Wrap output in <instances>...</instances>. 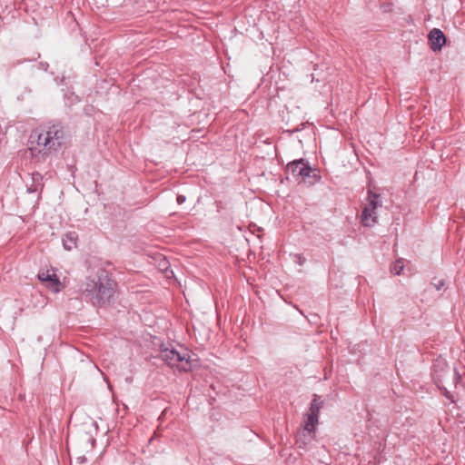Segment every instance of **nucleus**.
<instances>
[{
  "label": "nucleus",
  "mask_w": 465,
  "mask_h": 465,
  "mask_svg": "<svg viewBox=\"0 0 465 465\" xmlns=\"http://www.w3.org/2000/svg\"><path fill=\"white\" fill-rule=\"evenodd\" d=\"M118 283L113 274L99 268L94 275L85 278L82 285V295L95 307H107L115 300Z\"/></svg>",
  "instance_id": "obj_1"
},
{
  "label": "nucleus",
  "mask_w": 465,
  "mask_h": 465,
  "mask_svg": "<svg viewBox=\"0 0 465 465\" xmlns=\"http://www.w3.org/2000/svg\"><path fill=\"white\" fill-rule=\"evenodd\" d=\"M66 139V129L59 122L48 123L33 131L29 136V150L32 154L47 155L58 151Z\"/></svg>",
  "instance_id": "obj_2"
},
{
  "label": "nucleus",
  "mask_w": 465,
  "mask_h": 465,
  "mask_svg": "<svg viewBox=\"0 0 465 465\" xmlns=\"http://www.w3.org/2000/svg\"><path fill=\"white\" fill-rule=\"evenodd\" d=\"M191 351L184 348L176 350L174 348H163L160 351V358L166 362V364L179 372L192 371L199 366V361Z\"/></svg>",
  "instance_id": "obj_3"
},
{
  "label": "nucleus",
  "mask_w": 465,
  "mask_h": 465,
  "mask_svg": "<svg viewBox=\"0 0 465 465\" xmlns=\"http://www.w3.org/2000/svg\"><path fill=\"white\" fill-rule=\"evenodd\" d=\"M378 204V193L376 187L370 181L368 183V197L366 203L362 204L361 213L360 215L361 223L363 226L370 227L376 223V208Z\"/></svg>",
  "instance_id": "obj_4"
},
{
  "label": "nucleus",
  "mask_w": 465,
  "mask_h": 465,
  "mask_svg": "<svg viewBox=\"0 0 465 465\" xmlns=\"http://www.w3.org/2000/svg\"><path fill=\"white\" fill-rule=\"evenodd\" d=\"M315 425L302 421L295 433V444L300 449H305L316 436Z\"/></svg>",
  "instance_id": "obj_5"
},
{
  "label": "nucleus",
  "mask_w": 465,
  "mask_h": 465,
  "mask_svg": "<svg viewBox=\"0 0 465 465\" xmlns=\"http://www.w3.org/2000/svg\"><path fill=\"white\" fill-rule=\"evenodd\" d=\"M322 407L323 401L317 394H314L308 412L303 415L302 421L317 426L319 424L320 411Z\"/></svg>",
  "instance_id": "obj_6"
},
{
  "label": "nucleus",
  "mask_w": 465,
  "mask_h": 465,
  "mask_svg": "<svg viewBox=\"0 0 465 465\" xmlns=\"http://www.w3.org/2000/svg\"><path fill=\"white\" fill-rule=\"evenodd\" d=\"M287 168L292 172L293 176L305 179L310 177L312 169L303 159L294 160L288 163Z\"/></svg>",
  "instance_id": "obj_7"
},
{
  "label": "nucleus",
  "mask_w": 465,
  "mask_h": 465,
  "mask_svg": "<svg viewBox=\"0 0 465 465\" xmlns=\"http://www.w3.org/2000/svg\"><path fill=\"white\" fill-rule=\"evenodd\" d=\"M44 187V176L38 172L32 173L30 180L26 182L27 192L30 193L38 192L41 194Z\"/></svg>",
  "instance_id": "obj_8"
},
{
  "label": "nucleus",
  "mask_w": 465,
  "mask_h": 465,
  "mask_svg": "<svg viewBox=\"0 0 465 465\" xmlns=\"http://www.w3.org/2000/svg\"><path fill=\"white\" fill-rule=\"evenodd\" d=\"M429 40L430 48L433 51H440L446 42L444 34L438 28H434L430 32Z\"/></svg>",
  "instance_id": "obj_9"
},
{
  "label": "nucleus",
  "mask_w": 465,
  "mask_h": 465,
  "mask_svg": "<svg viewBox=\"0 0 465 465\" xmlns=\"http://www.w3.org/2000/svg\"><path fill=\"white\" fill-rule=\"evenodd\" d=\"M78 234L75 232H67L63 238V245L67 251L77 247Z\"/></svg>",
  "instance_id": "obj_10"
},
{
  "label": "nucleus",
  "mask_w": 465,
  "mask_h": 465,
  "mask_svg": "<svg viewBox=\"0 0 465 465\" xmlns=\"http://www.w3.org/2000/svg\"><path fill=\"white\" fill-rule=\"evenodd\" d=\"M45 286L50 289L54 292H59L64 288L63 283L59 280L58 276L54 272V271L52 269V278L50 281L45 282Z\"/></svg>",
  "instance_id": "obj_11"
},
{
  "label": "nucleus",
  "mask_w": 465,
  "mask_h": 465,
  "mask_svg": "<svg viewBox=\"0 0 465 465\" xmlns=\"http://www.w3.org/2000/svg\"><path fill=\"white\" fill-rule=\"evenodd\" d=\"M37 278L42 282H45V283L47 282L52 278V269L40 271L37 274Z\"/></svg>",
  "instance_id": "obj_12"
},
{
  "label": "nucleus",
  "mask_w": 465,
  "mask_h": 465,
  "mask_svg": "<svg viewBox=\"0 0 465 465\" xmlns=\"http://www.w3.org/2000/svg\"><path fill=\"white\" fill-rule=\"evenodd\" d=\"M404 268V264L402 261H396L395 263L391 267V272L395 275H398L401 272Z\"/></svg>",
  "instance_id": "obj_13"
},
{
  "label": "nucleus",
  "mask_w": 465,
  "mask_h": 465,
  "mask_svg": "<svg viewBox=\"0 0 465 465\" xmlns=\"http://www.w3.org/2000/svg\"><path fill=\"white\" fill-rule=\"evenodd\" d=\"M186 198L184 195L179 194L177 195L176 202L178 204H183L185 202Z\"/></svg>",
  "instance_id": "obj_14"
},
{
  "label": "nucleus",
  "mask_w": 465,
  "mask_h": 465,
  "mask_svg": "<svg viewBox=\"0 0 465 465\" xmlns=\"http://www.w3.org/2000/svg\"><path fill=\"white\" fill-rule=\"evenodd\" d=\"M383 8H384V12H390L391 10V5L388 4V5H384Z\"/></svg>",
  "instance_id": "obj_15"
},
{
  "label": "nucleus",
  "mask_w": 465,
  "mask_h": 465,
  "mask_svg": "<svg viewBox=\"0 0 465 465\" xmlns=\"http://www.w3.org/2000/svg\"><path fill=\"white\" fill-rule=\"evenodd\" d=\"M78 459L81 460V462H84L85 461V458L84 457H80Z\"/></svg>",
  "instance_id": "obj_16"
}]
</instances>
